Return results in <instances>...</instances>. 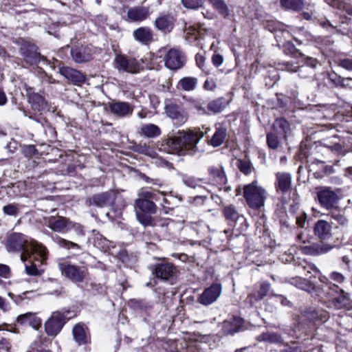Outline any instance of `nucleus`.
<instances>
[{"instance_id": "obj_1", "label": "nucleus", "mask_w": 352, "mask_h": 352, "mask_svg": "<svg viewBox=\"0 0 352 352\" xmlns=\"http://www.w3.org/2000/svg\"><path fill=\"white\" fill-rule=\"evenodd\" d=\"M5 245L8 252H20V258L23 262L32 256L41 263L47 258L46 248L22 233L12 232L8 234Z\"/></svg>"}, {"instance_id": "obj_2", "label": "nucleus", "mask_w": 352, "mask_h": 352, "mask_svg": "<svg viewBox=\"0 0 352 352\" xmlns=\"http://www.w3.org/2000/svg\"><path fill=\"white\" fill-rule=\"evenodd\" d=\"M204 135V133L199 129L179 131L177 135L164 142L162 149L168 153L179 155L192 154Z\"/></svg>"}, {"instance_id": "obj_3", "label": "nucleus", "mask_w": 352, "mask_h": 352, "mask_svg": "<svg viewBox=\"0 0 352 352\" xmlns=\"http://www.w3.org/2000/svg\"><path fill=\"white\" fill-rule=\"evenodd\" d=\"M58 267L61 274L74 283H82L87 275L86 267L73 265L65 258L58 260Z\"/></svg>"}, {"instance_id": "obj_4", "label": "nucleus", "mask_w": 352, "mask_h": 352, "mask_svg": "<svg viewBox=\"0 0 352 352\" xmlns=\"http://www.w3.org/2000/svg\"><path fill=\"white\" fill-rule=\"evenodd\" d=\"M243 195L248 206L253 209L263 206L267 197L266 191L258 186L256 181L244 186Z\"/></svg>"}, {"instance_id": "obj_5", "label": "nucleus", "mask_w": 352, "mask_h": 352, "mask_svg": "<svg viewBox=\"0 0 352 352\" xmlns=\"http://www.w3.org/2000/svg\"><path fill=\"white\" fill-rule=\"evenodd\" d=\"M69 310L63 309L52 313L45 323V331L48 336H56L63 329L67 320L73 317Z\"/></svg>"}, {"instance_id": "obj_6", "label": "nucleus", "mask_w": 352, "mask_h": 352, "mask_svg": "<svg viewBox=\"0 0 352 352\" xmlns=\"http://www.w3.org/2000/svg\"><path fill=\"white\" fill-rule=\"evenodd\" d=\"M329 288L331 290L329 294L333 296L332 304L337 309H349L351 306V302L349 296V294L346 293L343 289H341L337 285L332 284L331 283H327Z\"/></svg>"}, {"instance_id": "obj_7", "label": "nucleus", "mask_w": 352, "mask_h": 352, "mask_svg": "<svg viewBox=\"0 0 352 352\" xmlns=\"http://www.w3.org/2000/svg\"><path fill=\"white\" fill-rule=\"evenodd\" d=\"M222 292V286L219 283H213L206 288L197 298V302L203 305L208 306L214 303L219 298Z\"/></svg>"}, {"instance_id": "obj_8", "label": "nucleus", "mask_w": 352, "mask_h": 352, "mask_svg": "<svg viewBox=\"0 0 352 352\" xmlns=\"http://www.w3.org/2000/svg\"><path fill=\"white\" fill-rule=\"evenodd\" d=\"M45 223L49 228L59 233H65L74 226L72 221L61 216H51L45 218Z\"/></svg>"}, {"instance_id": "obj_9", "label": "nucleus", "mask_w": 352, "mask_h": 352, "mask_svg": "<svg viewBox=\"0 0 352 352\" xmlns=\"http://www.w3.org/2000/svg\"><path fill=\"white\" fill-rule=\"evenodd\" d=\"M115 67L119 70L135 74L139 72L140 65L134 58H128L124 55L118 54L116 56Z\"/></svg>"}, {"instance_id": "obj_10", "label": "nucleus", "mask_w": 352, "mask_h": 352, "mask_svg": "<svg viewBox=\"0 0 352 352\" xmlns=\"http://www.w3.org/2000/svg\"><path fill=\"white\" fill-rule=\"evenodd\" d=\"M317 197L320 204L327 209L333 208L338 200V196L336 192L329 187L318 188Z\"/></svg>"}, {"instance_id": "obj_11", "label": "nucleus", "mask_w": 352, "mask_h": 352, "mask_svg": "<svg viewBox=\"0 0 352 352\" xmlns=\"http://www.w3.org/2000/svg\"><path fill=\"white\" fill-rule=\"evenodd\" d=\"M165 65L171 70H177L182 67L185 63V58L182 52L175 48L168 51L164 56Z\"/></svg>"}, {"instance_id": "obj_12", "label": "nucleus", "mask_w": 352, "mask_h": 352, "mask_svg": "<svg viewBox=\"0 0 352 352\" xmlns=\"http://www.w3.org/2000/svg\"><path fill=\"white\" fill-rule=\"evenodd\" d=\"M175 267L170 263H161L155 265V277L164 281H171L176 274Z\"/></svg>"}, {"instance_id": "obj_13", "label": "nucleus", "mask_w": 352, "mask_h": 352, "mask_svg": "<svg viewBox=\"0 0 352 352\" xmlns=\"http://www.w3.org/2000/svg\"><path fill=\"white\" fill-rule=\"evenodd\" d=\"M166 115L173 120L174 124L181 126L187 120V115L178 105L167 104L165 107Z\"/></svg>"}, {"instance_id": "obj_14", "label": "nucleus", "mask_w": 352, "mask_h": 352, "mask_svg": "<svg viewBox=\"0 0 352 352\" xmlns=\"http://www.w3.org/2000/svg\"><path fill=\"white\" fill-rule=\"evenodd\" d=\"M114 200L115 195L113 193L105 192L93 195L87 201V204L89 206L104 208L111 206Z\"/></svg>"}, {"instance_id": "obj_15", "label": "nucleus", "mask_w": 352, "mask_h": 352, "mask_svg": "<svg viewBox=\"0 0 352 352\" xmlns=\"http://www.w3.org/2000/svg\"><path fill=\"white\" fill-rule=\"evenodd\" d=\"M59 73L74 85H80L85 81V76L82 72L69 67H60Z\"/></svg>"}, {"instance_id": "obj_16", "label": "nucleus", "mask_w": 352, "mask_h": 352, "mask_svg": "<svg viewBox=\"0 0 352 352\" xmlns=\"http://www.w3.org/2000/svg\"><path fill=\"white\" fill-rule=\"evenodd\" d=\"M28 100L34 111H42L47 107L45 98L39 94L32 91V88L27 89Z\"/></svg>"}, {"instance_id": "obj_17", "label": "nucleus", "mask_w": 352, "mask_h": 352, "mask_svg": "<svg viewBox=\"0 0 352 352\" xmlns=\"http://www.w3.org/2000/svg\"><path fill=\"white\" fill-rule=\"evenodd\" d=\"M243 320L239 317H232L226 320L221 324V330L224 335H233L238 332L243 326Z\"/></svg>"}, {"instance_id": "obj_18", "label": "nucleus", "mask_w": 352, "mask_h": 352, "mask_svg": "<svg viewBox=\"0 0 352 352\" xmlns=\"http://www.w3.org/2000/svg\"><path fill=\"white\" fill-rule=\"evenodd\" d=\"M111 112L118 117H126L133 113V107L126 102H111L109 105Z\"/></svg>"}, {"instance_id": "obj_19", "label": "nucleus", "mask_w": 352, "mask_h": 352, "mask_svg": "<svg viewBox=\"0 0 352 352\" xmlns=\"http://www.w3.org/2000/svg\"><path fill=\"white\" fill-rule=\"evenodd\" d=\"M174 23V17L170 14L160 15L155 21V28L164 33L170 32L173 29Z\"/></svg>"}, {"instance_id": "obj_20", "label": "nucleus", "mask_w": 352, "mask_h": 352, "mask_svg": "<svg viewBox=\"0 0 352 352\" xmlns=\"http://www.w3.org/2000/svg\"><path fill=\"white\" fill-rule=\"evenodd\" d=\"M74 340L79 344H86L90 342V336L87 328L84 324L78 323L72 330Z\"/></svg>"}, {"instance_id": "obj_21", "label": "nucleus", "mask_w": 352, "mask_h": 352, "mask_svg": "<svg viewBox=\"0 0 352 352\" xmlns=\"http://www.w3.org/2000/svg\"><path fill=\"white\" fill-rule=\"evenodd\" d=\"M181 230L180 223L169 219L163 220L160 224V232L168 237L175 236Z\"/></svg>"}, {"instance_id": "obj_22", "label": "nucleus", "mask_w": 352, "mask_h": 352, "mask_svg": "<svg viewBox=\"0 0 352 352\" xmlns=\"http://www.w3.org/2000/svg\"><path fill=\"white\" fill-rule=\"evenodd\" d=\"M209 179L219 184H226L227 181L224 168L221 165L210 166L208 168Z\"/></svg>"}, {"instance_id": "obj_23", "label": "nucleus", "mask_w": 352, "mask_h": 352, "mask_svg": "<svg viewBox=\"0 0 352 352\" xmlns=\"http://www.w3.org/2000/svg\"><path fill=\"white\" fill-rule=\"evenodd\" d=\"M71 55L74 60L78 63L87 62L91 58V50L82 45L72 48Z\"/></svg>"}, {"instance_id": "obj_24", "label": "nucleus", "mask_w": 352, "mask_h": 352, "mask_svg": "<svg viewBox=\"0 0 352 352\" xmlns=\"http://www.w3.org/2000/svg\"><path fill=\"white\" fill-rule=\"evenodd\" d=\"M17 322L21 324H28L34 329H38L41 326L42 320L35 314L28 312L21 314L17 317Z\"/></svg>"}, {"instance_id": "obj_25", "label": "nucleus", "mask_w": 352, "mask_h": 352, "mask_svg": "<svg viewBox=\"0 0 352 352\" xmlns=\"http://www.w3.org/2000/svg\"><path fill=\"white\" fill-rule=\"evenodd\" d=\"M276 190L281 191L283 193L288 192L292 185V177L290 174L286 173H278L276 175Z\"/></svg>"}, {"instance_id": "obj_26", "label": "nucleus", "mask_w": 352, "mask_h": 352, "mask_svg": "<svg viewBox=\"0 0 352 352\" xmlns=\"http://www.w3.org/2000/svg\"><path fill=\"white\" fill-rule=\"evenodd\" d=\"M134 38L138 42L146 45L153 41V32L149 28L141 27L133 31Z\"/></svg>"}, {"instance_id": "obj_27", "label": "nucleus", "mask_w": 352, "mask_h": 352, "mask_svg": "<svg viewBox=\"0 0 352 352\" xmlns=\"http://www.w3.org/2000/svg\"><path fill=\"white\" fill-rule=\"evenodd\" d=\"M333 247L330 245L319 243L305 246L303 248V251L307 254L316 256L326 254Z\"/></svg>"}, {"instance_id": "obj_28", "label": "nucleus", "mask_w": 352, "mask_h": 352, "mask_svg": "<svg viewBox=\"0 0 352 352\" xmlns=\"http://www.w3.org/2000/svg\"><path fill=\"white\" fill-rule=\"evenodd\" d=\"M331 225L326 221L319 220L314 226V232L321 239H327L331 235Z\"/></svg>"}, {"instance_id": "obj_29", "label": "nucleus", "mask_w": 352, "mask_h": 352, "mask_svg": "<svg viewBox=\"0 0 352 352\" xmlns=\"http://www.w3.org/2000/svg\"><path fill=\"white\" fill-rule=\"evenodd\" d=\"M134 208L135 211H144L151 213L157 212V206L153 201L135 199Z\"/></svg>"}, {"instance_id": "obj_30", "label": "nucleus", "mask_w": 352, "mask_h": 352, "mask_svg": "<svg viewBox=\"0 0 352 352\" xmlns=\"http://www.w3.org/2000/svg\"><path fill=\"white\" fill-rule=\"evenodd\" d=\"M223 215L230 226L235 224L236 221L241 217L239 212L233 205H228L223 208Z\"/></svg>"}, {"instance_id": "obj_31", "label": "nucleus", "mask_w": 352, "mask_h": 352, "mask_svg": "<svg viewBox=\"0 0 352 352\" xmlns=\"http://www.w3.org/2000/svg\"><path fill=\"white\" fill-rule=\"evenodd\" d=\"M140 133L148 138H154L158 137L161 134L160 127L154 124H145L141 126Z\"/></svg>"}, {"instance_id": "obj_32", "label": "nucleus", "mask_w": 352, "mask_h": 352, "mask_svg": "<svg viewBox=\"0 0 352 352\" xmlns=\"http://www.w3.org/2000/svg\"><path fill=\"white\" fill-rule=\"evenodd\" d=\"M197 78L195 77H184L179 80L177 85L178 89L185 91H193L197 85Z\"/></svg>"}, {"instance_id": "obj_33", "label": "nucleus", "mask_w": 352, "mask_h": 352, "mask_svg": "<svg viewBox=\"0 0 352 352\" xmlns=\"http://www.w3.org/2000/svg\"><path fill=\"white\" fill-rule=\"evenodd\" d=\"M148 12L144 8H134L129 10L127 16L132 21H142L147 18Z\"/></svg>"}, {"instance_id": "obj_34", "label": "nucleus", "mask_w": 352, "mask_h": 352, "mask_svg": "<svg viewBox=\"0 0 352 352\" xmlns=\"http://www.w3.org/2000/svg\"><path fill=\"white\" fill-rule=\"evenodd\" d=\"M226 136L227 130L226 128L221 126L217 127L215 133L210 140V144L214 147H217L224 142Z\"/></svg>"}, {"instance_id": "obj_35", "label": "nucleus", "mask_w": 352, "mask_h": 352, "mask_svg": "<svg viewBox=\"0 0 352 352\" xmlns=\"http://www.w3.org/2000/svg\"><path fill=\"white\" fill-rule=\"evenodd\" d=\"M280 6L285 10L298 12L304 7L302 0H280Z\"/></svg>"}, {"instance_id": "obj_36", "label": "nucleus", "mask_w": 352, "mask_h": 352, "mask_svg": "<svg viewBox=\"0 0 352 352\" xmlns=\"http://www.w3.org/2000/svg\"><path fill=\"white\" fill-rule=\"evenodd\" d=\"M136 219L144 227L155 226L154 218L152 217L153 214L155 213L146 212L144 211H135Z\"/></svg>"}, {"instance_id": "obj_37", "label": "nucleus", "mask_w": 352, "mask_h": 352, "mask_svg": "<svg viewBox=\"0 0 352 352\" xmlns=\"http://www.w3.org/2000/svg\"><path fill=\"white\" fill-rule=\"evenodd\" d=\"M164 196L165 194L162 192H155L151 191L146 188H141L138 192V198L136 199H143L146 201L155 200L157 201L160 199V196Z\"/></svg>"}, {"instance_id": "obj_38", "label": "nucleus", "mask_w": 352, "mask_h": 352, "mask_svg": "<svg viewBox=\"0 0 352 352\" xmlns=\"http://www.w3.org/2000/svg\"><path fill=\"white\" fill-rule=\"evenodd\" d=\"M227 104L226 100L221 97L209 102L208 109L214 113H219L226 108Z\"/></svg>"}, {"instance_id": "obj_39", "label": "nucleus", "mask_w": 352, "mask_h": 352, "mask_svg": "<svg viewBox=\"0 0 352 352\" xmlns=\"http://www.w3.org/2000/svg\"><path fill=\"white\" fill-rule=\"evenodd\" d=\"M289 283L302 290L310 292L313 289V285L309 280L299 276L290 278Z\"/></svg>"}, {"instance_id": "obj_40", "label": "nucleus", "mask_w": 352, "mask_h": 352, "mask_svg": "<svg viewBox=\"0 0 352 352\" xmlns=\"http://www.w3.org/2000/svg\"><path fill=\"white\" fill-rule=\"evenodd\" d=\"M331 219V223L336 226H346L348 225L349 221L347 218L340 210H332L329 214Z\"/></svg>"}, {"instance_id": "obj_41", "label": "nucleus", "mask_w": 352, "mask_h": 352, "mask_svg": "<svg viewBox=\"0 0 352 352\" xmlns=\"http://www.w3.org/2000/svg\"><path fill=\"white\" fill-rule=\"evenodd\" d=\"M213 8L224 18L230 16V10L224 0H208Z\"/></svg>"}, {"instance_id": "obj_42", "label": "nucleus", "mask_w": 352, "mask_h": 352, "mask_svg": "<svg viewBox=\"0 0 352 352\" xmlns=\"http://www.w3.org/2000/svg\"><path fill=\"white\" fill-rule=\"evenodd\" d=\"M257 340L260 342H265L271 344L280 343L282 341L281 337L276 333L266 332L261 334L257 337Z\"/></svg>"}, {"instance_id": "obj_43", "label": "nucleus", "mask_w": 352, "mask_h": 352, "mask_svg": "<svg viewBox=\"0 0 352 352\" xmlns=\"http://www.w3.org/2000/svg\"><path fill=\"white\" fill-rule=\"evenodd\" d=\"M135 151L139 153L147 155L152 158L157 157V153L155 150L146 144H140L135 146Z\"/></svg>"}, {"instance_id": "obj_44", "label": "nucleus", "mask_w": 352, "mask_h": 352, "mask_svg": "<svg viewBox=\"0 0 352 352\" xmlns=\"http://www.w3.org/2000/svg\"><path fill=\"white\" fill-rule=\"evenodd\" d=\"M54 242L58 245L60 248H66V249H78L80 250V246L75 243H73L70 241L63 239L58 236H56L54 239Z\"/></svg>"}, {"instance_id": "obj_45", "label": "nucleus", "mask_w": 352, "mask_h": 352, "mask_svg": "<svg viewBox=\"0 0 352 352\" xmlns=\"http://www.w3.org/2000/svg\"><path fill=\"white\" fill-rule=\"evenodd\" d=\"M273 128L275 131L280 130L285 135L289 129V122L284 118H277L273 124Z\"/></svg>"}, {"instance_id": "obj_46", "label": "nucleus", "mask_w": 352, "mask_h": 352, "mask_svg": "<svg viewBox=\"0 0 352 352\" xmlns=\"http://www.w3.org/2000/svg\"><path fill=\"white\" fill-rule=\"evenodd\" d=\"M237 167L241 173L248 175L251 173L252 167L251 163L248 160H239L236 163Z\"/></svg>"}, {"instance_id": "obj_47", "label": "nucleus", "mask_w": 352, "mask_h": 352, "mask_svg": "<svg viewBox=\"0 0 352 352\" xmlns=\"http://www.w3.org/2000/svg\"><path fill=\"white\" fill-rule=\"evenodd\" d=\"M183 6L188 9H197L202 6L204 0H182Z\"/></svg>"}, {"instance_id": "obj_48", "label": "nucleus", "mask_w": 352, "mask_h": 352, "mask_svg": "<svg viewBox=\"0 0 352 352\" xmlns=\"http://www.w3.org/2000/svg\"><path fill=\"white\" fill-rule=\"evenodd\" d=\"M267 142L268 146L272 149H276L279 145L278 137L274 133H270L267 135Z\"/></svg>"}, {"instance_id": "obj_49", "label": "nucleus", "mask_w": 352, "mask_h": 352, "mask_svg": "<svg viewBox=\"0 0 352 352\" xmlns=\"http://www.w3.org/2000/svg\"><path fill=\"white\" fill-rule=\"evenodd\" d=\"M3 212L6 215L16 216L19 213V208L16 204H10L3 207Z\"/></svg>"}, {"instance_id": "obj_50", "label": "nucleus", "mask_w": 352, "mask_h": 352, "mask_svg": "<svg viewBox=\"0 0 352 352\" xmlns=\"http://www.w3.org/2000/svg\"><path fill=\"white\" fill-rule=\"evenodd\" d=\"M25 60L30 64H36L40 60V54L36 50L25 55Z\"/></svg>"}, {"instance_id": "obj_51", "label": "nucleus", "mask_w": 352, "mask_h": 352, "mask_svg": "<svg viewBox=\"0 0 352 352\" xmlns=\"http://www.w3.org/2000/svg\"><path fill=\"white\" fill-rule=\"evenodd\" d=\"M28 352H50L49 350L41 347V340L37 339L30 345Z\"/></svg>"}, {"instance_id": "obj_52", "label": "nucleus", "mask_w": 352, "mask_h": 352, "mask_svg": "<svg viewBox=\"0 0 352 352\" xmlns=\"http://www.w3.org/2000/svg\"><path fill=\"white\" fill-rule=\"evenodd\" d=\"M217 87V78L208 77L204 83L206 90L213 91Z\"/></svg>"}, {"instance_id": "obj_53", "label": "nucleus", "mask_w": 352, "mask_h": 352, "mask_svg": "<svg viewBox=\"0 0 352 352\" xmlns=\"http://www.w3.org/2000/svg\"><path fill=\"white\" fill-rule=\"evenodd\" d=\"M339 66L348 71H352V56L340 59Z\"/></svg>"}, {"instance_id": "obj_54", "label": "nucleus", "mask_w": 352, "mask_h": 352, "mask_svg": "<svg viewBox=\"0 0 352 352\" xmlns=\"http://www.w3.org/2000/svg\"><path fill=\"white\" fill-rule=\"evenodd\" d=\"M329 277L332 280L339 284L342 283L345 280L343 274L338 272H332L330 274Z\"/></svg>"}, {"instance_id": "obj_55", "label": "nucleus", "mask_w": 352, "mask_h": 352, "mask_svg": "<svg viewBox=\"0 0 352 352\" xmlns=\"http://www.w3.org/2000/svg\"><path fill=\"white\" fill-rule=\"evenodd\" d=\"M270 289V285L267 283H263L258 290L259 299L263 298L269 292Z\"/></svg>"}, {"instance_id": "obj_56", "label": "nucleus", "mask_w": 352, "mask_h": 352, "mask_svg": "<svg viewBox=\"0 0 352 352\" xmlns=\"http://www.w3.org/2000/svg\"><path fill=\"white\" fill-rule=\"evenodd\" d=\"M298 65H295L293 63L286 62L282 64L281 69L285 70L289 72H297Z\"/></svg>"}, {"instance_id": "obj_57", "label": "nucleus", "mask_w": 352, "mask_h": 352, "mask_svg": "<svg viewBox=\"0 0 352 352\" xmlns=\"http://www.w3.org/2000/svg\"><path fill=\"white\" fill-rule=\"evenodd\" d=\"M196 64L199 68L205 71L206 58L204 55L197 54L195 56Z\"/></svg>"}, {"instance_id": "obj_58", "label": "nucleus", "mask_w": 352, "mask_h": 352, "mask_svg": "<svg viewBox=\"0 0 352 352\" xmlns=\"http://www.w3.org/2000/svg\"><path fill=\"white\" fill-rule=\"evenodd\" d=\"M297 72L299 73V76L302 78H307L312 73L310 69H308L304 65L298 66Z\"/></svg>"}, {"instance_id": "obj_59", "label": "nucleus", "mask_w": 352, "mask_h": 352, "mask_svg": "<svg viewBox=\"0 0 352 352\" xmlns=\"http://www.w3.org/2000/svg\"><path fill=\"white\" fill-rule=\"evenodd\" d=\"M212 63L216 67L221 66L223 63V57L219 54H214L212 56Z\"/></svg>"}, {"instance_id": "obj_60", "label": "nucleus", "mask_w": 352, "mask_h": 352, "mask_svg": "<svg viewBox=\"0 0 352 352\" xmlns=\"http://www.w3.org/2000/svg\"><path fill=\"white\" fill-rule=\"evenodd\" d=\"M184 183L188 187L190 188H196L197 186V180L190 177H184L183 178Z\"/></svg>"}, {"instance_id": "obj_61", "label": "nucleus", "mask_w": 352, "mask_h": 352, "mask_svg": "<svg viewBox=\"0 0 352 352\" xmlns=\"http://www.w3.org/2000/svg\"><path fill=\"white\" fill-rule=\"evenodd\" d=\"M25 272L32 276H37L39 274V272L34 264L25 265Z\"/></svg>"}, {"instance_id": "obj_62", "label": "nucleus", "mask_w": 352, "mask_h": 352, "mask_svg": "<svg viewBox=\"0 0 352 352\" xmlns=\"http://www.w3.org/2000/svg\"><path fill=\"white\" fill-rule=\"evenodd\" d=\"M11 348V344L10 341L6 338H1L0 340V349L5 352H8Z\"/></svg>"}, {"instance_id": "obj_63", "label": "nucleus", "mask_w": 352, "mask_h": 352, "mask_svg": "<svg viewBox=\"0 0 352 352\" xmlns=\"http://www.w3.org/2000/svg\"><path fill=\"white\" fill-rule=\"evenodd\" d=\"M305 65L304 66L307 67L308 69H310L311 72H312L313 69L315 68L317 65V60L315 58L307 57L305 58Z\"/></svg>"}, {"instance_id": "obj_64", "label": "nucleus", "mask_w": 352, "mask_h": 352, "mask_svg": "<svg viewBox=\"0 0 352 352\" xmlns=\"http://www.w3.org/2000/svg\"><path fill=\"white\" fill-rule=\"evenodd\" d=\"M10 269L9 266L4 264H0V276L8 278L10 276Z\"/></svg>"}]
</instances>
